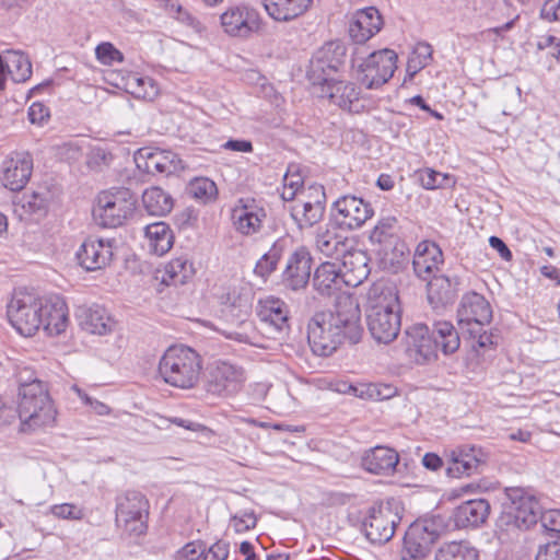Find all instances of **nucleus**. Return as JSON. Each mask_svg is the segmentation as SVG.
Wrapping results in <instances>:
<instances>
[{"instance_id":"nucleus-1","label":"nucleus","mask_w":560,"mask_h":560,"mask_svg":"<svg viewBox=\"0 0 560 560\" xmlns=\"http://www.w3.org/2000/svg\"><path fill=\"white\" fill-rule=\"evenodd\" d=\"M362 332L359 303L348 294L338 296L334 311L317 312L307 324L310 347L320 357L332 354L345 340L359 342Z\"/></svg>"},{"instance_id":"nucleus-2","label":"nucleus","mask_w":560,"mask_h":560,"mask_svg":"<svg viewBox=\"0 0 560 560\" xmlns=\"http://www.w3.org/2000/svg\"><path fill=\"white\" fill-rule=\"evenodd\" d=\"M31 374L26 369L19 374L16 412L23 432L50 428L57 419V409L47 385L36 377L32 378Z\"/></svg>"},{"instance_id":"nucleus-3","label":"nucleus","mask_w":560,"mask_h":560,"mask_svg":"<svg viewBox=\"0 0 560 560\" xmlns=\"http://www.w3.org/2000/svg\"><path fill=\"white\" fill-rule=\"evenodd\" d=\"M368 328L373 339L380 343L394 341L400 331V307L398 295L392 285L376 282L366 294Z\"/></svg>"},{"instance_id":"nucleus-4","label":"nucleus","mask_w":560,"mask_h":560,"mask_svg":"<svg viewBox=\"0 0 560 560\" xmlns=\"http://www.w3.org/2000/svg\"><path fill=\"white\" fill-rule=\"evenodd\" d=\"M201 369L199 354L186 346L170 347L159 362L162 380L180 389L194 388L199 382Z\"/></svg>"},{"instance_id":"nucleus-5","label":"nucleus","mask_w":560,"mask_h":560,"mask_svg":"<svg viewBox=\"0 0 560 560\" xmlns=\"http://www.w3.org/2000/svg\"><path fill=\"white\" fill-rule=\"evenodd\" d=\"M149 500L139 491L129 490L116 498L115 523L128 537H140L148 530Z\"/></svg>"},{"instance_id":"nucleus-6","label":"nucleus","mask_w":560,"mask_h":560,"mask_svg":"<svg viewBox=\"0 0 560 560\" xmlns=\"http://www.w3.org/2000/svg\"><path fill=\"white\" fill-rule=\"evenodd\" d=\"M508 495L511 503L502 512L498 525L501 529L510 533L525 530L535 525L542 512L538 499L524 489H510Z\"/></svg>"},{"instance_id":"nucleus-7","label":"nucleus","mask_w":560,"mask_h":560,"mask_svg":"<svg viewBox=\"0 0 560 560\" xmlns=\"http://www.w3.org/2000/svg\"><path fill=\"white\" fill-rule=\"evenodd\" d=\"M136 202L127 188L102 191L93 208V218L103 228L121 226L133 214Z\"/></svg>"},{"instance_id":"nucleus-8","label":"nucleus","mask_w":560,"mask_h":560,"mask_svg":"<svg viewBox=\"0 0 560 560\" xmlns=\"http://www.w3.org/2000/svg\"><path fill=\"white\" fill-rule=\"evenodd\" d=\"M44 299L35 294L19 290L15 291L8 304V318L11 325L23 336H33L43 325Z\"/></svg>"},{"instance_id":"nucleus-9","label":"nucleus","mask_w":560,"mask_h":560,"mask_svg":"<svg viewBox=\"0 0 560 560\" xmlns=\"http://www.w3.org/2000/svg\"><path fill=\"white\" fill-rule=\"evenodd\" d=\"M397 54L388 48L371 52L364 59H353L359 82L369 90L387 83L397 69Z\"/></svg>"},{"instance_id":"nucleus-10","label":"nucleus","mask_w":560,"mask_h":560,"mask_svg":"<svg viewBox=\"0 0 560 560\" xmlns=\"http://www.w3.org/2000/svg\"><path fill=\"white\" fill-rule=\"evenodd\" d=\"M402 508L396 500H388L372 506L363 521L365 537L373 544L392 539L401 521Z\"/></svg>"},{"instance_id":"nucleus-11","label":"nucleus","mask_w":560,"mask_h":560,"mask_svg":"<svg viewBox=\"0 0 560 560\" xmlns=\"http://www.w3.org/2000/svg\"><path fill=\"white\" fill-rule=\"evenodd\" d=\"M345 57L346 47L339 42H329L322 46L310 62L307 75L311 83L320 89L336 79Z\"/></svg>"},{"instance_id":"nucleus-12","label":"nucleus","mask_w":560,"mask_h":560,"mask_svg":"<svg viewBox=\"0 0 560 560\" xmlns=\"http://www.w3.org/2000/svg\"><path fill=\"white\" fill-rule=\"evenodd\" d=\"M260 24L258 11L245 4L229 7L220 15V25L231 37L248 38L260 30Z\"/></svg>"},{"instance_id":"nucleus-13","label":"nucleus","mask_w":560,"mask_h":560,"mask_svg":"<svg viewBox=\"0 0 560 560\" xmlns=\"http://www.w3.org/2000/svg\"><path fill=\"white\" fill-rule=\"evenodd\" d=\"M257 315L261 329L269 335V338L283 339L289 330V310L282 300L273 296L260 300Z\"/></svg>"},{"instance_id":"nucleus-14","label":"nucleus","mask_w":560,"mask_h":560,"mask_svg":"<svg viewBox=\"0 0 560 560\" xmlns=\"http://www.w3.org/2000/svg\"><path fill=\"white\" fill-rule=\"evenodd\" d=\"M136 166L145 174H173L182 170L183 163L178 155L168 150L143 147L133 155Z\"/></svg>"},{"instance_id":"nucleus-15","label":"nucleus","mask_w":560,"mask_h":560,"mask_svg":"<svg viewBox=\"0 0 560 560\" xmlns=\"http://www.w3.org/2000/svg\"><path fill=\"white\" fill-rule=\"evenodd\" d=\"M246 381L242 366L230 362H218L210 371L208 390L215 395L229 396L240 392Z\"/></svg>"},{"instance_id":"nucleus-16","label":"nucleus","mask_w":560,"mask_h":560,"mask_svg":"<svg viewBox=\"0 0 560 560\" xmlns=\"http://www.w3.org/2000/svg\"><path fill=\"white\" fill-rule=\"evenodd\" d=\"M336 221L349 230L361 228L372 215L371 205L355 196H342L335 201Z\"/></svg>"},{"instance_id":"nucleus-17","label":"nucleus","mask_w":560,"mask_h":560,"mask_svg":"<svg viewBox=\"0 0 560 560\" xmlns=\"http://www.w3.org/2000/svg\"><path fill=\"white\" fill-rule=\"evenodd\" d=\"M447 475L454 478L470 477L479 472L485 464V454L481 448L474 445H460L447 454Z\"/></svg>"},{"instance_id":"nucleus-18","label":"nucleus","mask_w":560,"mask_h":560,"mask_svg":"<svg viewBox=\"0 0 560 560\" xmlns=\"http://www.w3.org/2000/svg\"><path fill=\"white\" fill-rule=\"evenodd\" d=\"M113 243L114 241L109 238H86L77 252L80 266L86 271L107 267L113 258Z\"/></svg>"},{"instance_id":"nucleus-19","label":"nucleus","mask_w":560,"mask_h":560,"mask_svg":"<svg viewBox=\"0 0 560 560\" xmlns=\"http://www.w3.org/2000/svg\"><path fill=\"white\" fill-rule=\"evenodd\" d=\"M312 256L304 246L296 248L287 259L282 283L293 291L304 289L311 277Z\"/></svg>"},{"instance_id":"nucleus-20","label":"nucleus","mask_w":560,"mask_h":560,"mask_svg":"<svg viewBox=\"0 0 560 560\" xmlns=\"http://www.w3.org/2000/svg\"><path fill=\"white\" fill-rule=\"evenodd\" d=\"M458 324L460 326L483 327L492 319V310L483 295L477 292L466 293L460 301L458 311Z\"/></svg>"},{"instance_id":"nucleus-21","label":"nucleus","mask_w":560,"mask_h":560,"mask_svg":"<svg viewBox=\"0 0 560 560\" xmlns=\"http://www.w3.org/2000/svg\"><path fill=\"white\" fill-rule=\"evenodd\" d=\"M33 171V161L27 153H14L2 164V184L5 188L18 191L24 188Z\"/></svg>"},{"instance_id":"nucleus-22","label":"nucleus","mask_w":560,"mask_h":560,"mask_svg":"<svg viewBox=\"0 0 560 560\" xmlns=\"http://www.w3.org/2000/svg\"><path fill=\"white\" fill-rule=\"evenodd\" d=\"M443 261L442 249L434 242L422 241L417 245L412 265L417 277L420 279L429 280L438 275Z\"/></svg>"},{"instance_id":"nucleus-23","label":"nucleus","mask_w":560,"mask_h":560,"mask_svg":"<svg viewBox=\"0 0 560 560\" xmlns=\"http://www.w3.org/2000/svg\"><path fill=\"white\" fill-rule=\"evenodd\" d=\"M40 319V328L47 335L56 336L63 332L69 324V310L65 300L59 295L45 298Z\"/></svg>"},{"instance_id":"nucleus-24","label":"nucleus","mask_w":560,"mask_h":560,"mask_svg":"<svg viewBox=\"0 0 560 560\" xmlns=\"http://www.w3.org/2000/svg\"><path fill=\"white\" fill-rule=\"evenodd\" d=\"M407 351L417 363H424L436 357V343L428 326L415 325L407 330Z\"/></svg>"},{"instance_id":"nucleus-25","label":"nucleus","mask_w":560,"mask_h":560,"mask_svg":"<svg viewBox=\"0 0 560 560\" xmlns=\"http://www.w3.org/2000/svg\"><path fill=\"white\" fill-rule=\"evenodd\" d=\"M341 256L342 261L339 266L346 280V287L355 288L360 285L371 272L370 258L366 252L348 246L347 252L342 253Z\"/></svg>"},{"instance_id":"nucleus-26","label":"nucleus","mask_w":560,"mask_h":560,"mask_svg":"<svg viewBox=\"0 0 560 560\" xmlns=\"http://www.w3.org/2000/svg\"><path fill=\"white\" fill-rule=\"evenodd\" d=\"M383 21L377 9L370 7L357 11L349 25V34L358 44H364L382 28Z\"/></svg>"},{"instance_id":"nucleus-27","label":"nucleus","mask_w":560,"mask_h":560,"mask_svg":"<svg viewBox=\"0 0 560 560\" xmlns=\"http://www.w3.org/2000/svg\"><path fill=\"white\" fill-rule=\"evenodd\" d=\"M31 75L32 63L24 52L8 50L3 57L0 55V90L4 89L8 77L20 83L28 80Z\"/></svg>"},{"instance_id":"nucleus-28","label":"nucleus","mask_w":560,"mask_h":560,"mask_svg":"<svg viewBox=\"0 0 560 560\" xmlns=\"http://www.w3.org/2000/svg\"><path fill=\"white\" fill-rule=\"evenodd\" d=\"M319 90V96L329 98L340 108L349 112L360 110V93L353 83L336 78Z\"/></svg>"},{"instance_id":"nucleus-29","label":"nucleus","mask_w":560,"mask_h":560,"mask_svg":"<svg viewBox=\"0 0 560 560\" xmlns=\"http://www.w3.org/2000/svg\"><path fill=\"white\" fill-rule=\"evenodd\" d=\"M398 463V453L394 448L386 446L371 448L362 457V467L374 475H393Z\"/></svg>"},{"instance_id":"nucleus-30","label":"nucleus","mask_w":560,"mask_h":560,"mask_svg":"<svg viewBox=\"0 0 560 560\" xmlns=\"http://www.w3.org/2000/svg\"><path fill=\"white\" fill-rule=\"evenodd\" d=\"M314 289L322 295H332L346 285L339 264L325 261L314 272Z\"/></svg>"},{"instance_id":"nucleus-31","label":"nucleus","mask_w":560,"mask_h":560,"mask_svg":"<svg viewBox=\"0 0 560 560\" xmlns=\"http://www.w3.org/2000/svg\"><path fill=\"white\" fill-rule=\"evenodd\" d=\"M81 325L90 334L105 336L116 328V320L102 305L93 304L81 312Z\"/></svg>"},{"instance_id":"nucleus-32","label":"nucleus","mask_w":560,"mask_h":560,"mask_svg":"<svg viewBox=\"0 0 560 560\" xmlns=\"http://www.w3.org/2000/svg\"><path fill=\"white\" fill-rule=\"evenodd\" d=\"M349 240L334 224L319 226L315 233L314 244L318 252L327 257L340 256L347 252Z\"/></svg>"},{"instance_id":"nucleus-33","label":"nucleus","mask_w":560,"mask_h":560,"mask_svg":"<svg viewBox=\"0 0 560 560\" xmlns=\"http://www.w3.org/2000/svg\"><path fill=\"white\" fill-rule=\"evenodd\" d=\"M313 0H261L268 15L277 22H290L304 14Z\"/></svg>"},{"instance_id":"nucleus-34","label":"nucleus","mask_w":560,"mask_h":560,"mask_svg":"<svg viewBox=\"0 0 560 560\" xmlns=\"http://www.w3.org/2000/svg\"><path fill=\"white\" fill-rule=\"evenodd\" d=\"M489 512L490 504L487 500H468L456 508L455 523L458 527L478 526L487 520Z\"/></svg>"},{"instance_id":"nucleus-35","label":"nucleus","mask_w":560,"mask_h":560,"mask_svg":"<svg viewBox=\"0 0 560 560\" xmlns=\"http://www.w3.org/2000/svg\"><path fill=\"white\" fill-rule=\"evenodd\" d=\"M262 209L244 203L240 200L232 211V220L235 229L244 235H253L261 228Z\"/></svg>"},{"instance_id":"nucleus-36","label":"nucleus","mask_w":560,"mask_h":560,"mask_svg":"<svg viewBox=\"0 0 560 560\" xmlns=\"http://www.w3.org/2000/svg\"><path fill=\"white\" fill-rule=\"evenodd\" d=\"M51 200L52 195L47 189L26 192L15 202V212L21 218L24 215L42 218L46 215Z\"/></svg>"},{"instance_id":"nucleus-37","label":"nucleus","mask_w":560,"mask_h":560,"mask_svg":"<svg viewBox=\"0 0 560 560\" xmlns=\"http://www.w3.org/2000/svg\"><path fill=\"white\" fill-rule=\"evenodd\" d=\"M144 235L149 250L155 255H164L173 245V233L165 222L148 224Z\"/></svg>"},{"instance_id":"nucleus-38","label":"nucleus","mask_w":560,"mask_h":560,"mask_svg":"<svg viewBox=\"0 0 560 560\" xmlns=\"http://www.w3.org/2000/svg\"><path fill=\"white\" fill-rule=\"evenodd\" d=\"M122 80L125 90L136 98L153 101L159 95V85L150 77L129 72Z\"/></svg>"},{"instance_id":"nucleus-39","label":"nucleus","mask_w":560,"mask_h":560,"mask_svg":"<svg viewBox=\"0 0 560 560\" xmlns=\"http://www.w3.org/2000/svg\"><path fill=\"white\" fill-rule=\"evenodd\" d=\"M173 205L172 196L161 187L152 186L142 194V206L151 215L163 217L171 212Z\"/></svg>"},{"instance_id":"nucleus-40","label":"nucleus","mask_w":560,"mask_h":560,"mask_svg":"<svg viewBox=\"0 0 560 560\" xmlns=\"http://www.w3.org/2000/svg\"><path fill=\"white\" fill-rule=\"evenodd\" d=\"M428 282V300L434 308L445 306L453 302L455 292L451 280L445 276L434 275Z\"/></svg>"},{"instance_id":"nucleus-41","label":"nucleus","mask_w":560,"mask_h":560,"mask_svg":"<svg viewBox=\"0 0 560 560\" xmlns=\"http://www.w3.org/2000/svg\"><path fill=\"white\" fill-rule=\"evenodd\" d=\"M432 335L436 349H440L445 355L456 352L460 346L458 331L450 322H436L433 325Z\"/></svg>"},{"instance_id":"nucleus-42","label":"nucleus","mask_w":560,"mask_h":560,"mask_svg":"<svg viewBox=\"0 0 560 560\" xmlns=\"http://www.w3.org/2000/svg\"><path fill=\"white\" fill-rule=\"evenodd\" d=\"M406 245L399 240L380 245L376 250L380 266L388 271L396 272L406 261Z\"/></svg>"},{"instance_id":"nucleus-43","label":"nucleus","mask_w":560,"mask_h":560,"mask_svg":"<svg viewBox=\"0 0 560 560\" xmlns=\"http://www.w3.org/2000/svg\"><path fill=\"white\" fill-rule=\"evenodd\" d=\"M192 275V264L185 257H178L165 265L161 281L166 285H179L186 283Z\"/></svg>"},{"instance_id":"nucleus-44","label":"nucleus","mask_w":560,"mask_h":560,"mask_svg":"<svg viewBox=\"0 0 560 560\" xmlns=\"http://www.w3.org/2000/svg\"><path fill=\"white\" fill-rule=\"evenodd\" d=\"M290 241L288 238H278L262 255L255 266V272L260 277H267L273 272L283 253L288 249Z\"/></svg>"},{"instance_id":"nucleus-45","label":"nucleus","mask_w":560,"mask_h":560,"mask_svg":"<svg viewBox=\"0 0 560 560\" xmlns=\"http://www.w3.org/2000/svg\"><path fill=\"white\" fill-rule=\"evenodd\" d=\"M324 212L325 206L318 205H293L291 208V217L300 230L314 226L323 219Z\"/></svg>"},{"instance_id":"nucleus-46","label":"nucleus","mask_w":560,"mask_h":560,"mask_svg":"<svg viewBox=\"0 0 560 560\" xmlns=\"http://www.w3.org/2000/svg\"><path fill=\"white\" fill-rule=\"evenodd\" d=\"M435 560H478L476 549L464 542L452 541L443 545L435 553Z\"/></svg>"},{"instance_id":"nucleus-47","label":"nucleus","mask_w":560,"mask_h":560,"mask_svg":"<svg viewBox=\"0 0 560 560\" xmlns=\"http://www.w3.org/2000/svg\"><path fill=\"white\" fill-rule=\"evenodd\" d=\"M432 47L427 43H418L407 61V77L412 79L420 70L427 67L432 57Z\"/></svg>"},{"instance_id":"nucleus-48","label":"nucleus","mask_w":560,"mask_h":560,"mask_svg":"<svg viewBox=\"0 0 560 560\" xmlns=\"http://www.w3.org/2000/svg\"><path fill=\"white\" fill-rule=\"evenodd\" d=\"M187 192L194 199L202 203H208L215 199L218 189L213 180L207 177H198L189 183Z\"/></svg>"},{"instance_id":"nucleus-49","label":"nucleus","mask_w":560,"mask_h":560,"mask_svg":"<svg viewBox=\"0 0 560 560\" xmlns=\"http://www.w3.org/2000/svg\"><path fill=\"white\" fill-rule=\"evenodd\" d=\"M408 532L413 533L418 538L423 539L428 545L432 544L442 533L441 522L435 518L417 522L410 526Z\"/></svg>"},{"instance_id":"nucleus-50","label":"nucleus","mask_w":560,"mask_h":560,"mask_svg":"<svg viewBox=\"0 0 560 560\" xmlns=\"http://www.w3.org/2000/svg\"><path fill=\"white\" fill-rule=\"evenodd\" d=\"M396 219L393 217L382 219L371 231L370 240L374 244L383 245L398 240L395 234Z\"/></svg>"},{"instance_id":"nucleus-51","label":"nucleus","mask_w":560,"mask_h":560,"mask_svg":"<svg viewBox=\"0 0 560 560\" xmlns=\"http://www.w3.org/2000/svg\"><path fill=\"white\" fill-rule=\"evenodd\" d=\"M419 180L425 189L445 188L455 184V180L448 174L440 173L432 168L420 171Z\"/></svg>"},{"instance_id":"nucleus-52","label":"nucleus","mask_w":560,"mask_h":560,"mask_svg":"<svg viewBox=\"0 0 560 560\" xmlns=\"http://www.w3.org/2000/svg\"><path fill=\"white\" fill-rule=\"evenodd\" d=\"M405 555L402 556V560H407V556L411 560H421L424 558L429 551L431 546L428 542L423 541V539L418 538L413 533L407 532L405 535Z\"/></svg>"},{"instance_id":"nucleus-53","label":"nucleus","mask_w":560,"mask_h":560,"mask_svg":"<svg viewBox=\"0 0 560 560\" xmlns=\"http://www.w3.org/2000/svg\"><path fill=\"white\" fill-rule=\"evenodd\" d=\"M302 188H304L302 176L295 166H290L283 177L282 199L285 201L294 200Z\"/></svg>"},{"instance_id":"nucleus-54","label":"nucleus","mask_w":560,"mask_h":560,"mask_svg":"<svg viewBox=\"0 0 560 560\" xmlns=\"http://www.w3.org/2000/svg\"><path fill=\"white\" fill-rule=\"evenodd\" d=\"M326 195L324 187L318 184H312L301 189L294 199V205L325 206Z\"/></svg>"},{"instance_id":"nucleus-55","label":"nucleus","mask_w":560,"mask_h":560,"mask_svg":"<svg viewBox=\"0 0 560 560\" xmlns=\"http://www.w3.org/2000/svg\"><path fill=\"white\" fill-rule=\"evenodd\" d=\"M226 301L233 306L238 308L241 312L247 314L252 307L253 294L248 287H242L236 292L234 289L232 292L226 294Z\"/></svg>"},{"instance_id":"nucleus-56","label":"nucleus","mask_w":560,"mask_h":560,"mask_svg":"<svg viewBox=\"0 0 560 560\" xmlns=\"http://www.w3.org/2000/svg\"><path fill=\"white\" fill-rule=\"evenodd\" d=\"M50 513L57 518L68 521H80L85 515L83 508L73 503L55 504L50 506Z\"/></svg>"},{"instance_id":"nucleus-57","label":"nucleus","mask_w":560,"mask_h":560,"mask_svg":"<svg viewBox=\"0 0 560 560\" xmlns=\"http://www.w3.org/2000/svg\"><path fill=\"white\" fill-rule=\"evenodd\" d=\"M96 58L104 65L122 61V54L110 43H102L95 49Z\"/></svg>"},{"instance_id":"nucleus-58","label":"nucleus","mask_w":560,"mask_h":560,"mask_svg":"<svg viewBox=\"0 0 560 560\" xmlns=\"http://www.w3.org/2000/svg\"><path fill=\"white\" fill-rule=\"evenodd\" d=\"M228 338L234 339L238 342L249 343L257 346V337L254 332L253 324L250 322H243L241 325V330H234L229 332Z\"/></svg>"},{"instance_id":"nucleus-59","label":"nucleus","mask_w":560,"mask_h":560,"mask_svg":"<svg viewBox=\"0 0 560 560\" xmlns=\"http://www.w3.org/2000/svg\"><path fill=\"white\" fill-rule=\"evenodd\" d=\"M257 518L253 511H245L240 515H234L231 520V524L235 532L244 533L256 526Z\"/></svg>"},{"instance_id":"nucleus-60","label":"nucleus","mask_w":560,"mask_h":560,"mask_svg":"<svg viewBox=\"0 0 560 560\" xmlns=\"http://www.w3.org/2000/svg\"><path fill=\"white\" fill-rule=\"evenodd\" d=\"M171 10L175 11L176 20L191 27L195 32H201L203 26L200 21L178 3H172Z\"/></svg>"},{"instance_id":"nucleus-61","label":"nucleus","mask_w":560,"mask_h":560,"mask_svg":"<svg viewBox=\"0 0 560 560\" xmlns=\"http://www.w3.org/2000/svg\"><path fill=\"white\" fill-rule=\"evenodd\" d=\"M229 544L217 541L208 550L203 547L202 560H229Z\"/></svg>"},{"instance_id":"nucleus-62","label":"nucleus","mask_w":560,"mask_h":560,"mask_svg":"<svg viewBox=\"0 0 560 560\" xmlns=\"http://www.w3.org/2000/svg\"><path fill=\"white\" fill-rule=\"evenodd\" d=\"M203 544L192 541L186 544L176 553V560H202Z\"/></svg>"},{"instance_id":"nucleus-63","label":"nucleus","mask_w":560,"mask_h":560,"mask_svg":"<svg viewBox=\"0 0 560 560\" xmlns=\"http://www.w3.org/2000/svg\"><path fill=\"white\" fill-rule=\"evenodd\" d=\"M540 523L546 530L560 534V510L551 509L542 511Z\"/></svg>"},{"instance_id":"nucleus-64","label":"nucleus","mask_w":560,"mask_h":560,"mask_svg":"<svg viewBox=\"0 0 560 560\" xmlns=\"http://www.w3.org/2000/svg\"><path fill=\"white\" fill-rule=\"evenodd\" d=\"M536 560H560V542L552 541L541 546L536 555Z\"/></svg>"}]
</instances>
